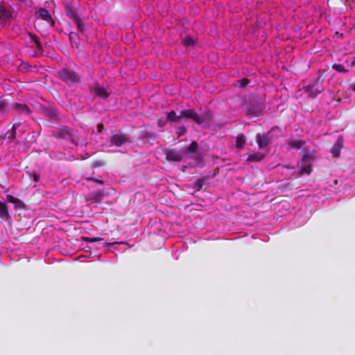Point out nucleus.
Wrapping results in <instances>:
<instances>
[{
    "instance_id": "obj_1",
    "label": "nucleus",
    "mask_w": 355,
    "mask_h": 355,
    "mask_svg": "<svg viewBox=\"0 0 355 355\" xmlns=\"http://www.w3.org/2000/svg\"><path fill=\"white\" fill-rule=\"evenodd\" d=\"M51 137L56 139L68 141L76 146H85L87 145V139L85 137H81L77 131L67 125L55 128L52 131Z\"/></svg>"
},
{
    "instance_id": "obj_2",
    "label": "nucleus",
    "mask_w": 355,
    "mask_h": 355,
    "mask_svg": "<svg viewBox=\"0 0 355 355\" xmlns=\"http://www.w3.org/2000/svg\"><path fill=\"white\" fill-rule=\"evenodd\" d=\"M186 114L189 119H191L200 125H206L212 121V113L209 110L202 112L199 115L194 111V110L191 109V112Z\"/></svg>"
},
{
    "instance_id": "obj_3",
    "label": "nucleus",
    "mask_w": 355,
    "mask_h": 355,
    "mask_svg": "<svg viewBox=\"0 0 355 355\" xmlns=\"http://www.w3.org/2000/svg\"><path fill=\"white\" fill-rule=\"evenodd\" d=\"M58 73L59 78L69 86H73L79 82V78L76 73L69 69H62Z\"/></svg>"
},
{
    "instance_id": "obj_4",
    "label": "nucleus",
    "mask_w": 355,
    "mask_h": 355,
    "mask_svg": "<svg viewBox=\"0 0 355 355\" xmlns=\"http://www.w3.org/2000/svg\"><path fill=\"white\" fill-rule=\"evenodd\" d=\"M131 142L132 141L129 135L127 133L121 132L113 133L109 139L110 146L120 147L125 144H130Z\"/></svg>"
},
{
    "instance_id": "obj_5",
    "label": "nucleus",
    "mask_w": 355,
    "mask_h": 355,
    "mask_svg": "<svg viewBox=\"0 0 355 355\" xmlns=\"http://www.w3.org/2000/svg\"><path fill=\"white\" fill-rule=\"evenodd\" d=\"M322 82L323 78L319 76L307 86L306 92L309 97L313 98L324 91Z\"/></svg>"
},
{
    "instance_id": "obj_6",
    "label": "nucleus",
    "mask_w": 355,
    "mask_h": 355,
    "mask_svg": "<svg viewBox=\"0 0 355 355\" xmlns=\"http://www.w3.org/2000/svg\"><path fill=\"white\" fill-rule=\"evenodd\" d=\"M40 112L53 121L60 122L61 121L60 114L58 108L55 106L46 107L44 105H40Z\"/></svg>"
},
{
    "instance_id": "obj_7",
    "label": "nucleus",
    "mask_w": 355,
    "mask_h": 355,
    "mask_svg": "<svg viewBox=\"0 0 355 355\" xmlns=\"http://www.w3.org/2000/svg\"><path fill=\"white\" fill-rule=\"evenodd\" d=\"M248 114L258 116L263 112V107L256 99L245 100Z\"/></svg>"
},
{
    "instance_id": "obj_8",
    "label": "nucleus",
    "mask_w": 355,
    "mask_h": 355,
    "mask_svg": "<svg viewBox=\"0 0 355 355\" xmlns=\"http://www.w3.org/2000/svg\"><path fill=\"white\" fill-rule=\"evenodd\" d=\"M191 112V110H182L178 114L175 111L172 110L167 114L166 120L168 121H173L176 123H180L183 119H189L187 116V113Z\"/></svg>"
},
{
    "instance_id": "obj_9",
    "label": "nucleus",
    "mask_w": 355,
    "mask_h": 355,
    "mask_svg": "<svg viewBox=\"0 0 355 355\" xmlns=\"http://www.w3.org/2000/svg\"><path fill=\"white\" fill-rule=\"evenodd\" d=\"M327 4L334 12L341 13L347 10V5L341 0H328Z\"/></svg>"
},
{
    "instance_id": "obj_10",
    "label": "nucleus",
    "mask_w": 355,
    "mask_h": 355,
    "mask_svg": "<svg viewBox=\"0 0 355 355\" xmlns=\"http://www.w3.org/2000/svg\"><path fill=\"white\" fill-rule=\"evenodd\" d=\"M166 159L168 162H180L184 158L183 154L175 149H168L165 153Z\"/></svg>"
},
{
    "instance_id": "obj_11",
    "label": "nucleus",
    "mask_w": 355,
    "mask_h": 355,
    "mask_svg": "<svg viewBox=\"0 0 355 355\" xmlns=\"http://www.w3.org/2000/svg\"><path fill=\"white\" fill-rule=\"evenodd\" d=\"M36 15H37L41 19L45 21L50 26H55L54 20L53 19L49 10L46 8H40L36 12Z\"/></svg>"
},
{
    "instance_id": "obj_12",
    "label": "nucleus",
    "mask_w": 355,
    "mask_h": 355,
    "mask_svg": "<svg viewBox=\"0 0 355 355\" xmlns=\"http://www.w3.org/2000/svg\"><path fill=\"white\" fill-rule=\"evenodd\" d=\"M12 17L11 12L4 6H0V26H3Z\"/></svg>"
},
{
    "instance_id": "obj_13",
    "label": "nucleus",
    "mask_w": 355,
    "mask_h": 355,
    "mask_svg": "<svg viewBox=\"0 0 355 355\" xmlns=\"http://www.w3.org/2000/svg\"><path fill=\"white\" fill-rule=\"evenodd\" d=\"M12 109L21 114L30 115L31 114L29 107L25 103H15L12 105Z\"/></svg>"
},
{
    "instance_id": "obj_14",
    "label": "nucleus",
    "mask_w": 355,
    "mask_h": 355,
    "mask_svg": "<svg viewBox=\"0 0 355 355\" xmlns=\"http://www.w3.org/2000/svg\"><path fill=\"white\" fill-rule=\"evenodd\" d=\"M256 140L260 148L267 147L271 142V140L266 134H258L256 137Z\"/></svg>"
},
{
    "instance_id": "obj_15",
    "label": "nucleus",
    "mask_w": 355,
    "mask_h": 355,
    "mask_svg": "<svg viewBox=\"0 0 355 355\" xmlns=\"http://www.w3.org/2000/svg\"><path fill=\"white\" fill-rule=\"evenodd\" d=\"M0 217L4 220H8L10 218L6 203L1 201H0Z\"/></svg>"
},
{
    "instance_id": "obj_16",
    "label": "nucleus",
    "mask_w": 355,
    "mask_h": 355,
    "mask_svg": "<svg viewBox=\"0 0 355 355\" xmlns=\"http://www.w3.org/2000/svg\"><path fill=\"white\" fill-rule=\"evenodd\" d=\"M94 92L96 96H100L103 99L107 98L110 94L105 87H101L99 85H97L94 88Z\"/></svg>"
},
{
    "instance_id": "obj_17",
    "label": "nucleus",
    "mask_w": 355,
    "mask_h": 355,
    "mask_svg": "<svg viewBox=\"0 0 355 355\" xmlns=\"http://www.w3.org/2000/svg\"><path fill=\"white\" fill-rule=\"evenodd\" d=\"M64 10H65L66 16L67 17L73 19V21H75L76 19L79 18L77 13L76 12V11H74L71 8V7L70 6V5L68 3L64 4Z\"/></svg>"
},
{
    "instance_id": "obj_18",
    "label": "nucleus",
    "mask_w": 355,
    "mask_h": 355,
    "mask_svg": "<svg viewBox=\"0 0 355 355\" xmlns=\"http://www.w3.org/2000/svg\"><path fill=\"white\" fill-rule=\"evenodd\" d=\"M286 144L291 148L300 149L304 145L305 141L302 140H286Z\"/></svg>"
},
{
    "instance_id": "obj_19",
    "label": "nucleus",
    "mask_w": 355,
    "mask_h": 355,
    "mask_svg": "<svg viewBox=\"0 0 355 355\" xmlns=\"http://www.w3.org/2000/svg\"><path fill=\"white\" fill-rule=\"evenodd\" d=\"M311 167L312 165L311 163H302V166H300V169L299 171V175H309L311 173Z\"/></svg>"
},
{
    "instance_id": "obj_20",
    "label": "nucleus",
    "mask_w": 355,
    "mask_h": 355,
    "mask_svg": "<svg viewBox=\"0 0 355 355\" xmlns=\"http://www.w3.org/2000/svg\"><path fill=\"white\" fill-rule=\"evenodd\" d=\"M199 146L197 141H193L185 150L186 154H197Z\"/></svg>"
},
{
    "instance_id": "obj_21",
    "label": "nucleus",
    "mask_w": 355,
    "mask_h": 355,
    "mask_svg": "<svg viewBox=\"0 0 355 355\" xmlns=\"http://www.w3.org/2000/svg\"><path fill=\"white\" fill-rule=\"evenodd\" d=\"M207 181V178H202L196 179L193 183V187L196 189V191H198L201 190Z\"/></svg>"
},
{
    "instance_id": "obj_22",
    "label": "nucleus",
    "mask_w": 355,
    "mask_h": 355,
    "mask_svg": "<svg viewBox=\"0 0 355 355\" xmlns=\"http://www.w3.org/2000/svg\"><path fill=\"white\" fill-rule=\"evenodd\" d=\"M245 144V137L244 135L241 134L237 136L236 139V147L239 149H242Z\"/></svg>"
},
{
    "instance_id": "obj_23",
    "label": "nucleus",
    "mask_w": 355,
    "mask_h": 355,
    "mask_svg": "<svg viewBox=\"0 0 355 355\" xmlns=\"http://www.w3.org/2000/svg\"><path fill=\"white\" fill-rule=\"evenodd\" d=\"M69 39L71 43L75 44L77 46H79V35L77 33L71 31L69 34Z\"/></svg>"
},
{
    "instance_id": "obj_24",
    "label": "nucleus",
    "mask_w": 355,
    "mask_h": 355,
    "mask_svg": "<svg viewBox=\"0 0 355 355\" xmlns=\"http://www.w3.org/2000/svg\"><path fill=\"white\" fill-rule=\"evenodd\" d=\"M330 151L333 157H338L340 154V145L338 143L335 144Z\"/></svg>"
},
{
    "instance_id": "obj_25",
    "label": "nucleus",
    "mask_w": 355,
    "mask_h": 355,
    "mask_svg": "<svg viewBox=\"0 0 355 355\" xmlns=\"http://www.w3.org/2000/svg\"><path fill=\"white\" fill-rule=\"evenodd\" d=\"M264 156L259 153L250 155L247 159L248 162H259L263 159Z\"/></svg>"
},
{
    "instance_id": "obj_26",
    "label": "nucleus",
    "mask_w": 355,
    "mask_h": 355,
    "mask_svg": "<svg viewBox=\"0 0 355 355\" xmlns=\"http://www.w3.org/2000/svg\"><path fill=\"white\" fill-rule=\"evenodd\" d=\"M8 105V101L3 97H0V114H3L6 112Z\"/></svg>"
},
{
    "instance_id": "obj_27",
    "label": "nucleus",
    "mask_w": 355,
    "mask_h": 355,
    "mask_svg": "<svg viewBox=\"0 0 355 355\" xmlns=\"http://www.w3.org/2000/svg\"><path fill=\"white\" fill-rule=\"evenodd\" d=\"M32 42L35 44L37 52L42 53L43 51V47L39 37H37V39H35V40H34Z\"/></svg>"
},
{
    "instance_id": "obj_28",
    "label": "nucleus",
    "mask_w": 355,
    "mask_h": 355,
    "mask_svg": "<svg viewBox=\"0 0 355 355\" xmlns=\"http://www.w3.org/2000/svg\"><path fill=\"white\" fill-rule=\"evenodd\" d=\"M182 43L184 46H189L193 45L195 43V41L191 36H187L183 40Z\"/></svg>"
},
{
    "instance_id": "obj_29",
    "label": "nucleus",
    "mask_w": 355,
    "mask_h": 355,
    "mask_svg": "<svg viewBox=\"0 0 355 355\" xmlns=\"http://www.w3.org/2000/svg\"><path fill=\"white\" fill-rule=\"evenodd\" d=\"M313 159V155L311 153L306 152L304 153L302 158L301 159V163H309V161Z\"/></svg>"
},
{
    "instance_id": "obj_30",
    "label": "nucleus",
    "mask_w": 355,
    "mask_h": 355,
    "mask_svg": "<svg viewBox=\"0 0 355 355\" xmlns=\"http://www.w3.org/2000/svg\"><path fill=\"white\" fill-rule=\"evenodd\" d=\"M75 24H76L77 27H78V31L83 33L85 32V26L84 24L82 23L81 21V19L80 18L78 19H76V20L74 21Z\"/></svg>"
},
{
    "instance_id": "obj_31",
    "label": "nucleus",
    "mask_w": 355,
    "mask_h": 355,
    "mask_svg": "<svg viewBox=\"0 0 355 355\" xmlns=\"http://www.w3.org/2000/svg\"><path fill=\"white\" fill-rule=\"evenodd\" d=\"M16 137V130L11 128L10 130H8L5 134V138H8L9 139H13Z\"/></svg>"
},
{
    "instance_id": "obj_32",
    "label": "nucleus",
    "mask_w": 355,
    "mask_h": 355,
    "mask_svg": "<svg viewBox=\"0 0 355 355\" xmlns=\"http://www.w3.org/2000/svg\"><path fill=\"white\" fill-rule=\"evenodd\" d=\"M15 208L18 209H24L25 208V204L21 200L16 198L15 201L12 202Z\"/></svg>"
},
{
    "instance_id": "obj_33",
    "label": "nucleus",
    "mask_w": 355,
    "mask_h": 355,
    "mask_svg": "<svg viewBox=\"0 0 355 355\" xmlns=\"http://www.w3.org/2000/svg\"><path fill=\"white\" fill-rule=\"evenodd\" d=\"M83 240L89 243H94L96 241H101L103 240L101 237H83Z\"/></svg>"
},
{
    "instance_id": "obj_34",
    "label": "nucleus",
    "mask_w": 355,
    "mask_h": 355,
    "mask_svg": "<svg viewBox=\"0 0 355 355\" xmlns=\"http://www.w3.org/2000/svg\"><path fill=\"white\" fill-rule=\"evenodd\" d=\"M14 123L12 125V128L17 130V129L23 123L22 120L20 119H13Z\"/></svg>"
},
{
    "instance_id": "obj_35",
    "label": "nucleus",
    "mask_w": 355,
    "mask_h": 355,
    "mask_svg": "<svg viewBox=\"0 0 355 355\" xmlns=\"http://www.w3.org/2000/svg\"><path fill=\"white\" fill-rule=\"evenodd\" d=\"M187 132V129L184 126H180L178 128L176 134L178 135V137H180L182 135H184Z\"/></svg>"
},
{
    "instance_id": "obj_36",
    "label": "nucleus",
    "mask_w": 355,
    "mask_h": 355,
    "mask_svg": "<svg viewBox=\"0 0 355 355\" xmlns=\"http://www.w3.org/2000/svg\"><path fill=\"white\" fill-rule=\"evenodd\" d=\"M103 197L104 196L103 194L97 193L94 195V196L92 197V200H94V202H99L103 200Z\"/></svg>"
},
{
    "instance_id": "obj_37",
    "label": "nucleus",
    "mask_w": 355,
    "mask_h": 355,
    "mask_svg": "<svg viewBox=\"0 0 355 355\" xmlns=\"http://www.w3.org/2000/svg\"><path fill=\"white\" fill-rule=\"evenodd\" d=\"M333 68L338 72H343L345 71L344 66L340 64H334Z\"/></svg>"
},
{
    "instance_id": "obj_38",
    "label": "nucleus",
    "mask_w": 355,
    "mask_h": 355,
    "mask_svg": "<svg viewBox=\"0 0 355 355\" xmlns=\"http://www.w3.org/2000/svg\"><path fill=\"white\" fill-rule=\"evenodd\" d=\"M27 35L29 37L30 42H33L34 40H35V39H37V37H38L36 34L31 32H28Z\"/></svg>"
},
{
    "instance_id": "obj_39",
    "label": "nucleus",
    "mask_w": 355,
    "mask_h": 355,
    "mask_svg": "<svg viewBox=\"0 0 355 355\" xmlns=\"http://www.w3.org/2000/svg\"><path fill=\"white\" fill-rule=\"evenodd\" d=\"M27 35L29 37L30 42H33L34 40H35V39H37V37H38L36 34L31 32H28Z\"/></svg>"
},
{
    "instance_id": "obj_40",
    "label": "nucleus",
    "mask_w": 355,
    "mask_h": 355,
    "mask_svg": "<svg viewBox=\"0 0 355 355\" xmlns=\"http://www.w3.org/2000/svg\"><path fill=\"white\" fill-rule=\"evenodd\" d=\"M32 175H33V180L35 182H37L40 180V175L37 173L33 171L32 173Z\"/></svg>"
},
{
    "instance_id": "obj_41",
    "label": "nucleus",
    "mask_w": 355,
    "mask_h": 355,
    "mask_svg": "<svg viewBox=\"0 0 355 355\" xmlns=\"http://www.w3.org/2000/svg\"><path fill=\"white\" fill-rule=\"evenodd\" d=\"M6 198H7V201H8V202H10V203H12V202L15 201V198H15V197H14V196H12V195H7V196H6Z\"/></svg>"
},
{
    "instance_id": "obj_42",
    "label": "nucleus",
    "mask_w": 355,
    "mask_h": 355,
    "mask_svg": "<svg viewBox=\"0 0 355 355\" xmlns=\"http://www.w3.org/2000/svg\"><path fill=\"white\" fill-rule=\"evenodd\" d=\"M104 130V125L103 123H98L97 125V131L100 133L103 132Z\"/></svg>"
},
{
    "instance_id": "obj_43",
    "label": "nucleus",
    "mask_w": 355,
    "mask_h": 355,
    "mask_svg": "<svg viewBox=\"0 0 355 355\" xmlns=\"http://www.w3.org/2000/svg\"><path fill=\"white\" fill-rule=\"evenodd\" d=\"M242 85L246 86L249 83V80L247 78H243L241 80Z\"/></svg>"
},
{
    "instance_id": "obj_44",
    "label": "nucleus",
    "mask_w": 355,
    "mask_h": 355,
    "mask_svg": "<svg viewBox=\"0 0 355 355\" xmlns=\"http://www.w3.org/2000/svg\"><path fill=\"white\" fill-rule=\"evenodd\" d=\"M350 87L353 91H355V83H352Z\"/></svg>"
},
{
    "instance_id": "obj_45",
    "label": "nucleus",
    "mask_w": 355,
    "mask_h": 355,
    "mask_svg": "<svg viewBox=\"0 0 355 355\" xmlns=\"http://www.w3.org/2000/svg\"><path fill=\"white\" fill-rule=\"evenodd\" d=\"M345 4L347 3H351L352 0H341Z\"/></svg>"
},
{
    "instance_id": "obj_46",
    "label": "nucleus",
    "mask_w": 355,
    "mask_h": 355,
    "mask_svg": "<svg viewBox=\"0 0 355 355\" xmlns=\"http://www.w3.org/2000/svg\"><path fill=\"white\" fill-rule=\"evenodd\" d=\"M351 66H355V58L352 60Z\"/></svg>"
}]
</instances>
